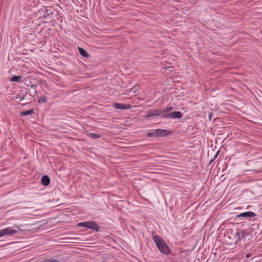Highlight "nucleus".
Listing matches in <instances>:
<instances>
[{
    "label": "nucleus",
    "instance_id": "nucleus-3",
    "mask_svg": "<svg viewBox=\"0 0 262 262\" xmlns=\"http://www.w3.org/2000/svg\"><path fill=\"white\" fill-rule=\"evenodd\" d=\"M78 226L91 229L95 230L96 231H98L99 230V226L93 221L81 222L78 224Z\"/></svg>",
    "mask_w": 262,
    "mask_h": 262
},
{
    "label": "nucleus",
    "instance_id": "nucleus-6",
    "mask_svg": "<svg viewBox=\"0 0 262 262\" xmlns=\"http://www.w3.org/2000/svg\"><path fill=\"white\" fill-rule=\"evenodd\" d=\"M163 116L162 115V110H155L154 111H148L146 115V118H149L154 116Z\"/></svg>",
    "mask_w": 262,
    "mask_h": 262
},
{
    "label": "nucleus",
    "instance_id": "nucleus-17",
    "mask_svg": "<svg viewBox=\"0 0 262 262\" xmlns=\"http://www.w3.org/2000/svg\"><path fill=\"white\" fill-rule=\"evenodd\" d=\"M47 101V97L46 96H42L38 99V102L39 103H44Z\"/></svg>",
    "mask_w": 262,
    "mask_h": 262
},
{
    "label": "nucleus",
    "instance_id": "nucleus-22",
    "mask_svg": "<svg viewBox=\"0 0 262 262\" xmlns=\"http://www.w3.org/2000/svg\"><path fill=\"white\" fill-rule=\"evenodd\" d=\"M212 161H213V160H211V161H210V162H209V164L212 163Z\"/></svg>",
    "mask_w": 262,
    "mask_h": 262
},
{
    "label": "nucleus",
    "instance_id": "nucleus-10",
    "mask_svg": "<svg viewBox=\"0 0 262 262\" xmlns=\"http://www.w3.org/2000/svg\"><path fill=\"white\" fill-rule=\"evenodd\" d=\"M78 50L79 51V53L80 54V55L83 56V57H85V58H88L89 57V54L87 53V52L84 50L83 49V48H81V47H78Z\"/></svg>",
    "mask_w": 262,
    "mask_h": 262
},
{
    "label": "nucleus",
    "instance_id": "nucleus-9",
    "mask_svg": "<svg viewBox=\"0 0 262 262\" xmlns=\"http://www.w3.org/2000/svg\"><path fill=\"white\" fill-rule=\"evenodd\" d=\"M41 182L44 186H48L50 182L49 177L47 176H43L41 178Z\"/></svg>",
    "mask_w": 262,
    "mask_h": 262
},
{
    "label": "nucleus",
    "instance_id": "nucleus-12",
    "mask_svg": "<svg viewBox=\"0 0 262 262\" xmlns=\"http://www.w3.org/2000/svg\"><path fill=\"white\" fill-rule=\"evenodd\" d=\"M22 78V77L21 76H13L12 77L10 78V81L12 82H19L20 81L21 79Z\"/></svg>",
    "mask_w": 262,
    "mask_h": 262
},
{
    "label": "nucleus",
    "instance_id": "nucleus-1",
    "mask_svg": "<svg viewBox=\"0 0 262 262\" xmlns=\"http://www.w3.org/2000/svg\"><path fill=\"white\" fill-rule=\"evenodd\" d=\"M153 239L161 252L165 254H168L170 252V248L160 236L155 235L153 237Z\"/></svg>",
    "mask_w": 262,
    "mask_h": 262
},
{
    "label": "nucleus",
    "instance_id": "nucleus-11",
    "mask_svg": "<svg viewBox=\"0 0 262 262\" xmlns=\"http://www.w3.org/2000/svg\"><path fill=\"white\" fill-rule=\"evenodd\" d=\"M28 91L31 96H34L36 94V90L35 86L33 85L30 86V88L29 89Z\"/></svg>",
    "mask_w": 262,
    "mask_h": 262
},
{
    "label": "nucleus",
    "instance_id": "nucleus-13",
    "mask_svg": "<svg viewBox=\"0 0 262 262\" xmlns=\"http://www.w3.org/2000/svg\"><path fill=\"white\" fill-rule=\"evenodd\" d=\"M88 136L92 139H97L100 137V135L92 133H89Z\"/></svg>",
    "mask_w": 262,
    "mask_h": 262
},
{
    "label": "nucleus",
    "instance_id": "nucleus-15",
    "mask_svg": "<svg viewBox=\"0 0 262 262\" xmlns=\"http://www.w3.org/2000/svg\"><path fill=\"white\" fill-rule=\"evenodd\" d=\"M161 129H158L155 130L156 137H162Z\"/></svg>",
    "mask_w": 262,
    "mask_h": 262
},
{
    "label": "nucleus",
    "instance_id": "nucleus-2",
    "mask_svg": "<svg viewBox=\"0 0 262 262\" xmlns=\"http://www.w3.org/2000/svg\"><path fill=\"white\" fill-rule=\"evenodd\" d=\"M243 231H238L237 230H231L228 232V238L229 239V242L230 245L236 244L240 241L241 236H244Z\"/></svg>",
    "mask_w": 262,
    "mask_h": 262
},
{
    "label": "nucleus",
    "instance_id": "nucleus-23",
    "mask_svg": "<svg viewBox=\"0 0 262 262\" xmlns=\"http://www.w3.org/2000/svg\"><path fill=\"white\" fill-rule=\"evenodd\" d=\"M212 161H213V160H211V161H210V162H209V164L212 163Z\"/></svg>",
    "mask_w": 262,
    "mask_h": 262
},
{
    "label": "nucleus",
    "instance_id": "nucleus-21",
    "mask_svg": "<svg viewBox=\"0 0 262 262\" xmlns=\"http://www.w3.org/2000/svg\"><path fill=\"white\" fill-rule=\"evenodd\" d=\"M252 254H250V253H247V255H246V257L247 258H249L251 256Z\"/></svg>",
    "mask_w": 262,
    "mask_h": 262
},
{
    "label": "nucleus",
    "instance_id": "nucleus-4",
    "mask_svg": "<svg viewBox=\"0 0 262 262\" xmlns=\"http://www.w3.org/2000/svg\"><path fill=\"white\" fill-rule=\"evenodd\" d=\"M18 231L16 229H12L11 227H7L6 228L0 230V238L6 235H11L17 233Z\"/></svg>",
    "mask_w": 262,
    "mask_h": 262
},
{
    "label": "nucleus",
    "instance_id": "nucleus-20",
    "mask_svg": "<svg viewBox=\"0 0 262 262\" xmlns=\"http://www.w3.org/2000/svg\"><path fill=\"white\" fill-rule=\"evenodd\" d=\"M147 137H156L155 131L152 132H149L147 134Z\"/></svg>",
    "mask_w": 262,
    "mask_h": 262
},
{
    "label": "nucleus",
    "instance_id": "nucleus-14",
    "mask_svg": "<svg viewBox=\"0 0 262 262\" xmlns=\"http://www.w3.org/2000/svg\"><path fill=\"white\" fill-rule=\"evenodd\" d=\"M33 113L32 110H28L27 111L22 112L21 113V116H27V115H30L32 114Z\"/></svg>",
    "mask_w": 262,
    "mask_h": 262
},
{
    "label": "nucleus",
    "instance_id": "nucleus-8",
    "mask_svg": "<svg viewBox=\"0 0 262 262\" xmlns=\"http://www.w3.org/2000/svg\"><path fill=\"white\" fill-rule=\"evenodd\" d=\"M256 216V214L251 211L245 212L239 214H238L236 217H254Z\"/></svg>",
    "mask_w": 262,
    "mask_h": 262
},
{
    "label": "nucleus",
    "instance_id": "nucleus-7",
    "mask_svg": "<svg viewBox=\"0 0 262 262\" xmlns=\"http://www.w3.org/2000/svg\"><path fill=\"white\" fill-rule=\"evenodd\" d=\"M114 107L116 109H119V110H127L130 109L132 107V106L129 104H124L122 103H115L113 104Z\"/></svg>",
    "mask_w": 262,
    "mask_h": 262
},
{
    "label": "nucleus",
    "instance_id": "nucleus-19",
    "mask_svg": "<svg viewBox=\"0 0 262 262\" xmlns=\"http://www.w3.org/2000/svg\"><path fill=\"white\" fill-rule=\"evenodd\" d=\"M162 137L166 135H168L170 132L168 130L161 129Z\"/></svg>",
    "mask_w": 262,
    "mask_h": 262
},
{
    "label": "nucleus",
    "instance_id": "nucleus-16",
    "mask_svg": "<svg viewBox=\"0 0 262 262\" xmlns=\"http://www.w3.org/2000/svg\"><path fill=\"white\" fill-rule=\"evenodd\" d=\"M172 107H166L163 110H162V115H164L163 114L165 113H167V112H168L169 111H170L171 110H172Z\"/></svg>",
    "mask_w": 262,
    "mask_h": 262
},
{
    "label": "nucleus",
    "instance_id": "nucleus-5",
    "mask_svg": "<svg viewBox=\"0 0 262 262\" xmlns=\"http://www.w3.org/2000/svg\"><path fill=\"white\" fill-rule=\"evenodd\" d=\"M182 117V114L180 112H173L164 115L162 117L164 118L180 119Z\"/></svg>",
    "mask_w": 262,
    "mask_h": 262
},
{
    "label": "nucleus",
    "instance_id": "nucleus-18",
    "mask_svg": "<svg viewBox=\"0 0 262 262\" xmlns=\"http://www.w3.org/2000/svg\"><path fill=\"white\" fill-rule=\"evenodd\" d=\"M43 262H59V261L55 258H50V259H47L45 260Z\"/></svg>",
    "mask_w": 262,
    "mask_h": 262
}]
</instances>
